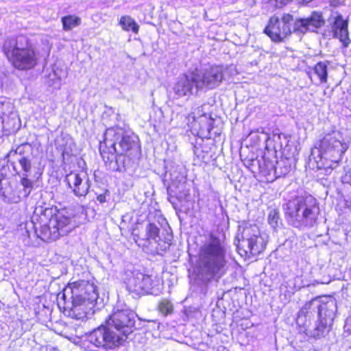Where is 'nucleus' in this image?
Returning <instances> with one entry per match:
<instances>
[{"label":"nucleus","instance_id":"2eb2a0df","mask_svg":"<svg viewBox=\"0 0 351 351\" xmlns=\"http://www.w3.org/2000/svg\"><path fill=\"white\" fill-rule=\"evenodd\" d=\"M329 156L330 155H309L308 164L311 168L323 170L324 175H328L339 163V160L332 159Z\"/></svg>","mask_w":351,"mask_h":351},{"label":"nucleus","instance_id":"79ce46f5","mask_svg":"<svg viewBox=\"0 0 351 351\" xmlns=\"http://www.w3.org/2000/svg\"><path fill=\"white\" fill-rule=\"evenodd\" d=\"M62 154H69V153H68V152H67V151H66V150H63Z\"/></svg>","mask_w":351,"mask_h":351},{"label":"nucleus","instance_id":"2f4dec72","mask_svg":"<svg viewBox=\"0 0 351 351\" xmlns=\"http://www.w3.org/2000/svg\"><path fill=\"white\" fill-rule=\"evenodd\" d=\"M272 144H273V141L271 140L270 138H267V140L266 141L265 149L269 152L274 151V153L276 154L278 152L276 150V149L275 147H274V149L271 148V147H272Z\"/></svg>","mask_w":351,"mask_h":351},{"label":"nucleus","instance_id":"393cba45","mask_svg":"<svg viewBox=\"0 0 351 351\" xmlns=\"http://www.w3.org/2000/svg\"><path fill=\"white\" fill-rule=\"evenodd\" d=\"M120 25L122 28L125 31L132 30L134 33H137L139 26L130 16H122L120 19Z\"/></svg>","mask_w":351,"mask_h":351},{"label":"nucleus","instance_id":"aec40b11","mask_svg":"<svg viewBox=\"0 0 351 351\" xmlns=\"http://www.w3.org/2000/svg\"><path fill=\"white\" fill-rule=\"evenodd\" d=\"M318 311V321L314 330L313 337L315 339L323 337L326 332L328 331V322L331 321L332 318L330 316L322 315V306L319 305L317 308Z\"/></svg>","mask_w":351,"mask_h":351},{"label":"nucleus","instance_id":"4c0bfd02","mask_svg":"<svg viewBox=\"0 0 351 351\" xmlns=\"http://www.w3.org/2000/svg\"><path fill=\"white\" fill-rule=\"evenodd\" d=\"M124 155H115V161L117 162L119 160H123V158H121Z\"/></svg>","mask_w":351,"mask_h":351},{"label":"nucleus","instance_id":"9d476101","mask_svg":"<svg viewBox=\"0 0 351 351\" xmlns=\"http://www.w3.org/2000/svg\"><path fill=\"white\" fill-rule=\"evenodd\" d=\"M158 282L159 280L152 275L136 271L126 278L125 285L130 293L140 296L152 293Z\"/></svg>","mask_w":351,"mask_h":351},{"label":"nucleus","instance_id":"c85d7f7f","mask_svg":"<svg viewBox=\"0 0 351 351\" xmlns=\"http://www.w3.org/2000/svg\"><path fill=\"white\" fill-rule=\"evenodd\" d=\"M19 164L23 171L28 173L31 169V162L26 157H22L19 160Z\"/></svg>","mask_w":351,"mask_h":351},{"label":"nucleus","instance_id":"a878e982","mask_svg":"<svg viewBox=\"0 0 351 351\" xmlns=\"http://www.w3.org/2000/svg\"><path fill=\"white\" fill-rule=\"evenodd\" d=\"M158 310L163 315L167 316L173 313V305L169 300H162L158 303Z\"/></svg>","mask_w":351,"mask_h":351},{"label":"nucleus","instance_id":"e433bc0d","mask_svg":"<svg viewBox=\"0 0 351 351\" xmlns=\"http://www.w3.org/2000/svg\"><path fill=\"white\" fill-rule=\"evenodd\" d=\"M313 0H298V2L300 3V4H302L304 5H307L308 4H309L311 2H312Z\"/></svg>","mask_w":351,"mask_h":351},{"label":"nucleus","instance_id":"a19ab883","mask_svg":"<svg viewBox=\"0 0 351 351\" xmlns=\"http://www.w3.org/2000/svg\"><path fill=\"white\" fill-rule=\"evenodd\" d=\"M8 130H12V131H14L16 130V128L14 127H13L12 129L10 128H7Z\"/></svg>","mask_w":351,"mask_h":351},{"label":"nucleus","instance_id":"7c9ffc66","mask_svg":"<svg viewBox=\"0 0 351 351\" xmlns=\"http://www.w3.org/2000/svg\"><path fill=\"white\" fill-rule=\"evenodd\" d=\"M289 158L287 157L285 155H281L280 160L276 161V165L279 167H282V166H285V167L287 165H285L286 160H288Z\"/></svg>","mask_w":351,"mask_h":351},{"label":"nucleus","instance_id":"f704fd0d","mask_svg":"<svg viewBox=\"0 0 351 351\" xmlns=\"http://www.w3.org/2000/svg\"><path fill=\"white\" fill-rule=\"evenodd\" d=\"M311 306H312L311 302L305 304L304 306H303V308H302L301 312L303 313L307 314L308 313V311L311 310Z\"/></svg>","mask_w":351,"mask_h":351},{"label":"nucleus","instance_id":"4be33fe9","mask_svg":"<svg viewBox=\"0 0 351 351\" xmlns=\"http://www.w3.org/2000/svg\"><path fill=\"white\" fill-rule=\"evenodd\" d=\"M40 176L41 173H39L36 180H31L27 174H24L21 178L20 183L23 186V190L25 193V196H28L31 193L35 182L40 178Z\"/></svg>","mask_w":351,"mask_h":351},{"label":"nucleus","instance_id":"ddd939ff","mask_svg":"<svg viewBox=\"0 0 351 351\" xmlns=\"http://www.w3.org/2000/svg\"><path fill=\"white\" fill-rule=\"evenodd\" d=\"M324 20L320 13L314 12L306 19H299L295 21L293 32L298 35L304 34L308 30L314 31L324 25Z\"/></svg>","mask_w":351,"mask_h":351},{"label":"nucleus","instance_id":"f8f14e48","mask_svg":"<svg viewBox=\"0 0 351 351\" xmlns=\"http://www.w3.org/2000/svg\"><path fill=\"white\" fill-rule=\"evenodd\" d=\"M338 136H339V133L336 132L326 134L324 137L317 143L315 148L318 149L319 154L332 152L344 154L347 151L348 145L346 143H343L339 140Z\"/></svg>","mask_w":351,"mask_h":351},{"label":"nucleus","instance_id":"6e6552de","mask_svg":"<svg viewBox=\"0 0 351 351\" xmlns=\"http://www.w3.org/2000/svg\"><path fill=\"white\" fill-rule=\"evenodd\" d=\"M209 242L202 248V254L205 258L204 274L208 277V280H218L226 273V250L217 236L211 233L209 234Z\"/></svg>","mask_w":351,"mask_h":351},{"label":"nucleus","instance_id":"f257e3e1","mask_svg":"<svg viewBox=\"0 0 351 351\" xmlns=\"http://www.w3.org/2000/svg\"><path fill=\"white\" fill-rule=\"evenodd\" d=\"M135 326L132 315L127 310L114 311L108 317V325H100L86 336V341L98 349L110 350L123 344Z\"/></svg>","mask_w":351,"mask_h":351},{"label":"nucleus","instance_id":"423d86ee","mask_svg":"<svg viewBox=\"0 0 351 351\" xmlns=\"http://www.w3.org/2000/svg\"><path fill=\"white\" fill-rule=\"evenodd\" d=\"M104 137V141L99 144L100 154H120V152L138 154L141 152L138 137L134 133L124 132L121 128H108Z\"/></svg>","mask_w":351,"mask_h":351},{"label":"nucleus","instance_id":"c756f323","mask_svg":"<svg viewBox=\"0 0 351 351\" xmlns=\"http://www.w3.org/2000/svg\"><path fill=\"white\" fill-rule=\"evenodd\" d=\"M109 194L110 191H108V189H105L103 193L99 194L97 196V200L100 204H104L106 202V196L109 195Z\"/></svg>","mask_w":351,"mask_h":351},{"label":"nucleus","instance_id":"a211bd4d","mask_svg":"<svg viewBox=\"0 0 351 351\" xmlns=\"http://www.w3.org/2000/svg\"><path fill=\"white\" fill-rule=\"evenodd\" d=\"M194 121L193 128L195 130H197V135L202 138H210L214 121L206 114L200 116L197 119L194 117Z\"/></svg>","mask_w":351,"mask_h":351},{"label":"nucleus","instance_id":"5701e85b","mask_svg":"<svg viewBox=\"0 0 351 351\" xmlns=\"http://www.w3.org/2000/svg\"><path fill=\"white\" fill-rule=\"evenodd\" d=\"M16 148L14 150V154H25V153H34L38 152L39 146L36 143L32 145L29 143H23L21 144H16ZM13 149L8 154H11Z\"/></svg>","mask_w":351,"mask_h":351},{"label":"nucleus","instance_id":"58836bf2","mask_svg":"<svg viewBox=\"0 0 351 351\" xmlns=\"http://www.w3.org/2000/svg\"><path fill=\"white\" fill-rule=\"evenodd\" d=\"M3 128H6V123H5V121L4 119L3 120Z\"/></svg>","mask_w":351,"mask_h":351},{"label":"nucleus","instance_id":"6ab92c4d","mask_svg":"<svg viewBox=\"0 0 351 351\" xmlns=\"http://www.w3.org/2000/svg\"><path fill=\"white\" fill-rule=\"evenodd\" d=\"M160 229L154 223H149L145 228V237H140L137 236L136 243L143 250L147 249L152 243V241H156L159 237Z\"/></svg>","mask_w":351,"mask_h":351},{"label":"nucleus","instance_id":"72a5a7b5","mask_svg":"<svg viewBox=\"0 0 351 351\" xmlns=\"http://www.w3.org/2000/svg\"><path fill=\"white\" fill-rule=\"evenodd\" d=\"M170 246V243L169 242L164 241V244L162 245L160 243H158V247H157V251H162L166 250L167 248H169Z\"/></svg>","mask_w":351,"mask_h":351},{"label":"nucleus","instance_id":"0eeeda50","mask_svg":"<svg viewBox=\"0 0 351 351\" xmlns=\"http://www.w3.org/2000/svg\"><path fill=\"white\" fill-rule=\"evenodd\" d=\"M237 239V250L245 258L258 256L265 251L268 243L265 234L255 223H244L239 226Z\"/></svg>","mask_w":351,"mask_h":351},{"label":"nucleus","instance_id":"4468645a","mask_svg":"<svg viewBox=\"0 0 351 351\" xmlns=\"http://www.w3.org/2000/svg\"><path fill=\"white\" fill-rule=\"evenodd\" d=\"M64 181L77 197H84L88 193L90 181L88 178L84 180L80 173L71 171L66 176Z\"/></svg>","mask_w":351,"mask_h":351},{"label":"nucleus","instance_id":"ea45409f","mask_svg":"<svg viewBox=\"0 0 351 351\" xmlns=\"http://www.w3.org/2000/svg\"><path fill=\"white\" fill-rule=\"evenodd\" d=\"M322 175V173H319L317 176L319 177L320 179H323L324 178L321 177Z\"/></svg>","mask_w":351,"mask_h":351},{"label":"nucleus","instance_id":"f3484780","mask_svg":"<svg viewBox=\"0 0 351 351\" xmlns=\"http://www.w3.org/2000/svg\"><path fill=\"white\" fill-rule=\"evenodd\" d=\"M331 29L333 37L339 38L343 47H348L350 43L348 36V22L343 19L342 16L338 15L335 18Z\"/></svg>","mask_w":351,"mask_h":351},{"label":"nucleus","instance_id":"1a4fd4ad","mask_svg":"<svg viewBox=\"0 0 351 351\" xmlns=\"http://www.w3.org/2000/svg\"><path fill=\"white\" fill-rule=\"evenodd\" d=\"M196 82V93L203 90H213L218 87L224 80L222 66L213 65L194 71Z\"/></svg>","mask_w":351,"mask_h":351},{"label":"nucleus","instance_id":"37998d69","mask_svg":"<svg viewBox=\"0 0 351 351\" xmlns=\"http://www.w3.org/2000/svg\"><path fill=\"white\" fill-rule=\"evenodd\" d=\"M117 170L121 171V168L119 166H118L117 168Z\"/></svg>","mask_w":351,"mask_h":351},{"label":"nucleus","instance_id":"b1692460","mask_svg":"<svg viewBox=\"0 0 351 351\" xmlns=\"http://www.w3.org/2000/svg\"><path fill=\"white\" fill-rule=\"evenodd\" d=\"M63 29L65 31H69L78 26L81 23V19L74 15H68L61 19Z\"/></svg>","mask_w":351,"mask_h":351},{"label":"nucleus","instance_id":"f03ea898","mask_svg":"<svg viewBox=\"0 0 351 351\" xmlns=\"http://www.w3.org/2000/svg\"><path fill=\"white\" fill-rule=\"evenodd\" d=\"M37 237L45 242H52L62 237L73 228V217L66 208L51 206L43 209L33 217Z\"/></svg>","mask_w":351,"mask_h":351},{"label":"nucleus","instance_id":"cd10ccee","mask_svg":"<svg viewBox=\"0 0 351 351\" xmlns=\"http://www.w3.org/2000/svg\"><path fill=\"white\" fill-rule=\"evenodd\" d=\"M241 160L243 164L251 171H253V167L256 162V158L254 157V155H240Z\"/></svg>","mask_w":351,"mask_h":351},{"label":"nucleus","instance_id":"473e14b6","mask_svg":"<svg viewBox=\"0 0 351 351\" xmlns=\"http://www.w3.org/2000/svg\"><path fill=\"white\" fill-rule=\"evenodd\" d=\"M330 5L332 7H338L344 4L345 0H330Z\"/></svg>","mask_w":351,"mask_h":351},{"label":"nucleus","instance_id":"20e7f679","mask_svg":"<svg viewBox=\"0 0 351 351\" xmlns=\"http://www.w3.org/2000/svg\"><path fill=\"white\" fill-rule=\"evenodd\" d=\"M3 51L13 66L18 70H29L37 64V54L25 36L7 38L3 45Z\"/></svg>","mask_w":351,"mask_h":351},{"label":"nucleus","instance_id":"412c9836","mask_svg":"<svg viewBox=\"0 0 351 351\" xmlns=\"http://www.w3.org/2000/svg\"><path fill=\"white\" fill-rule=\"evenodd\" d=\"M328 62H319L314 67L315 73L319 77L321 83H326L328 80Z\"/></svg>","mask_w":351,"mask_h":351},{"label":"nucleus","instance_id":"7ed1b4c3","mask_svg":"<svg viewBox=\"0 0 351 351\" xmlns=\"http://www.w3.org/2000/svg\"><path fill=\"white\" fill-rule=\"evenodd\" d=\"M319 212L317 199L310 194L295 196L288 201L285 216L297 228L311 226L316 221Z\"/></svg>","mask_w":351,"mask_h":351},{"label":"nucleus","instance_id":"bb28decb","mask_svg":"<svg viewBox=\"0 0 351 351\" xmlns=\"http://www.w3.org/2000/svg\"><path fill=\"white\" fill-rule=\"evenodd\" d=\"M279 219H280L279 210L276 208L271 209L269 212L268 217H267L268 223L272 228H276L278 226Z\"/></svg>","mask_w":351,"mask_h":351},{"label":"nucleus","instance_id":"dca6fc26","mask_svg":"<svg viewBox=\"0 0 351 351\" xmlns=\"http://www.w3.org/2000/svg\"><path fill=\"white\" fill-rule=\"evenodd\" d=\"M196 82L195 73L190 75H182L179 77L174 87L173 92L178 97L189 96L193 94V90H196Z\"/></svg>","mask_w":351,"mask_h":351},{"label":"nucleus","instance_id":"c9c22d12","mask_svg":"<svg viewBox=\"0 0 351 351\" xmlns=\"http://www.w3.org/2000/svg\"><path fill=\"white\" fill-rule=\"evenodd\" d=\"M79 165L82 167V169H86V162L84 160V159L82 158H79Z\"/></svg>","mask_w":351,"mask_h":351},{"label":"nucleus","instance_id":"9b49d317","mask_svg":"<svg viewBox=\"0 0 351 351\" xmlns=\"http://www.w3.org/2000/svg\"><path fill=\"white\" fill-rule=\"evenodd\" d=\"M293 21V16L289 14H284L281 19L274 16L270 18L264 32L269 36L272 41L281 42L291 35V25Z\"/></svg>","mask_w":351,"mask_h":351},{"label":"nucleus","instance_id":"39448f33","mask_svg":"<svg viewBox=\"0 0 351 351\" xmlns=\"http://www.w3.org/2000/svg\"><path fill=\"white\" fill-rule=\"evenodd\" d=\"M66 289H69L71 293L72 317L76 319H83L88 313L90 306L98 298L97 286L93 281L79 280L69 282Z\"/></svg>","mask_w":351,"mask_h":351}]
</instances>
